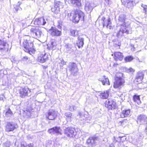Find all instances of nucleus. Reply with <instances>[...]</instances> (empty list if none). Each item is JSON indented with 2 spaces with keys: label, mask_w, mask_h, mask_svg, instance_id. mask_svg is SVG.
I'll return each mask as SVG.
<instances>
[{
  "label": "nucleus",
  "mask_w": 147,
  "mask_h": 147,
  "mask_svg": "<svg viewBox=\"0 0 147 147\" xmlns=\"http://www.w3.org/2000/svg\"><path fill=\"white\" fill-rule=\"evenodd\" d=\"M126 24H119L120 26V30L117 34V37L121 36L123 33L126 34H131L132 32L131 28L130 27V22H125Z\"/></svg>",
  "instance_id": "nucleus-1"
},
{
  "label": "nucleus",
  "mask_w": 147,
  "mask_h": 147,
  "mask_svg": "<svg viewBox=\"0 0 147 147\" xmlns=\"http://www.w3.org/2000/svg\"><path fill=\"white\" fill-rule=\"evenodd\" d=\"M23 46L25 51L28 52L31 54L34 51L33 50V44L32 42L25 38L23 42Z\"/></svg>",
  "instance_id": "nucleus-2"
},
{
  "label": "nucleus",
  "mask_w": 147,
  "mask_h": 147,
  "mask_svg": "<svg viewBox=\"0 0 147 147\" xmlns=\"http://www.w3.org/2000/svg\"><path fill=\"white\" fill-rule=\"evenodd\" d=\"M84 14L80 11L75 12L72 17V21L74 22L78 23L79 20H84Z\"/></svg>",
  "instance_id": "nucleus-3"
},
{
  "label": "nucleus",
  "mask_w": 147,
  "mask_h": 147,
  "mask_svg": "<svg viewBox=\"0 0 147 147\" xmlns=\"http://www.w3.org/2000/svg\"><path fill=\"white\" fill-rule=\"evenodd\" d=\"M68 69L71 75L74 76L77 75L78 69L76 63H70L68 66Z\"/></svg>",
  "instance_id": "nucleus-4"
},
{
  "label": "nucleus",
  "mask_w": 147,
  "mask_h": 147,
  "mask_svg": "<svg viewBox=\"0 0 147 147\" xmlns=\"http://www.w3.org/2000/svg\"><path fill=\"white\" fill-rule=\"evenodd\" d=\"M115 81L114 82L113 87L115 88L120 89L122 87L125 83V80L122 78L120 77H116Z\"/></svg>",
  "instance_id": "nucleus-5"
},
{
  "label": "nucleus",
  "mask_w": 147,
  "mask_h": 147,
  "mask_svg": "<svg viewBox=\"0 0 147 147\" xmlns=\"http://www.w3.org/2000/svg\"><path fill=\"white\" fill-rule=\"evenodd\" d=\"M31 33L34 37L39 38L43 35L42 32L37 27H33L30 30Z\"/></svg>",
  "instance_id": "nucleus-6"
},
{
  "label": "nucleus",
  "mask_w": 147,
  "mask_h": 147,
  "mask_svg": "<svg viewBox=\"0 0 147 147\" xmlns=\"http://www.w3.org/2000/svg\"><path fill=\"white\" fill-rule=\"evenodd\" d=\"M80 115V119L82 121V123H90L92 122V117L88 113H87V114H84V115Z\"/></svg>",
  "instance_id": "nucleus-7"
},
{
  "label": "nucleus",
  "mask_w": 147,
  "mask_h": 147,
  "mask_svg": "<svg viewBox=\"0 0 147 147\" xmlns=\"http://www.w3.org/2000/svg\"><path fill=\"white\" fill-rule=\"evenodd\" d=\"M19 96L22 98H24L27 96L30 92V90L28 88H21L19 90Z\"/></svg>",
  "instance_id": "nucleus-8"
},
{
  "label": "nucleus",
  "mask_w": 147,
  "mask_h": 147,
  "mask_svg": "<svg viewBox=\"0 0 147 147\" xmlns=\"http://www.w3.org/2000/svg\"><path fill=\"white\" fill-rule=\"evenodd\" d=\"M95 7L94 3L86 1L85 3V9L87 13H90Z\"/></svg>",
  "instance_id": "nucleus-9"
},
{
  "label": "nucleus",
  "mask_w": 147,
  "mask_h": 147,
  "mask_svg": "<svg viewBox=\"0 0 147 147\" xmlns=\"http://www.w3.org/2000/svg\"><path fill=\"white\" fill-rule=\"evenodd\" d=\"M99 140L97 137L94 136L90 137L87 140V143L89 146H93L95 145L96 143Z\"/></svg>",
  "instance_id": "nucleus-10"
},
{
  "label": "nucleus",
  "mask_w": 147,
  "mask_h": 147,
  "mask_svg": "<svg viewBox=\"0 0 147 147\" xmlns=\"http://www.w3.org/2000/svg\"><path fill=\"white\" fill-rule=\"evenodd\" d=\"M57 112L54 109L49 110L47 114L46 115V118L49 120L55 119L57 117Z\"/></svg>",
  "instance_id": "nucleus-11"
},
{
  "label": "nucleus",
  "mask_w": 147,
  "mask_h": 147,
  "mask_svg": "<svg viewBox=\"0 0 147 147\" xmlns=\"http://www.w3.org/2000/svg\"><path fill=\"white\" fill-rule=\"evenodd\" d=\"M49 32L51 35L56 36H59L61 34V31L55 27H51L49 30Z\"/></svg>",
  "instance_id": "nucleus-12"
},
{
  "label": "nucleus",
  "mask_w": 147,
  "mask_h": 147,
  "mask_svg": "<svg viewBox=\"0 0 147 147\" xmlns=\"http://www.w3.org/2000/svg\"><path fill=\"white\" fill-rule=\"evenodd\" d=\"M48 58V55L45 52L41 53L38 58V60L41 63H44L47 61Z\"/></svg>",
  "instance_id": "nucleus-13"
},
{
  "label": "nucleus",
  "mask_w": 147,
  "mask_h": 147,
  "mask_svg": "<svg viewBox=\"0 0 147 147\" xmlns=\"http://www.w3.org/2000/svg\"><path fill=\"white\" fill-rule=\"evenodd\" d=\"M61 130L60 127H55L49 129L48 132L51 134H61Z\"/></svg>",
  "instance_id": "nucleus-14"
},
{
  "label": "nucleus",
  "mask_w": 147,
  "mask_h": 147,
  "mask_svg": "<svg viewBox=\"0 0 147 147\" xmlns=\"http://www.w3.org/2000/svg\"><path fill=\"white\" fill-rule=\"evenodd\" d=\"M16 128V125L14 123L7 122L5 125V130L7 132H9L13 131Z\"/></svg>",
  "instance_id": "nucleus-15"
},
{
  "label": "nucleus",
  "mask_w": 147,
  "mask_h": 147,
  "mask_svg": "<svg viewBox=\"0 0 147 147\" xmlns=\"http://www.w3.org/2000/svg\"><path fill=\"white\" fill-rule=\"evenodd\" d=\"M123 4L125 7L129 8H132L135 5V2L133 0H121Z\"/></svg>",
  "instance_id": "nucleus-16"
},
{
  "label": "nucleus",
  "mask_w": 147,
  "mask_h": 147,
  "mask_svg": "<svg viewBox=\"0 0 147 147\" xmlns=\"http://www.w3.org/2000/svg\"><path fill=\"white\" fill-rule=\"evenodd\" d=\"M9 48L8 45L4 41L0 40V50L7 52Z\"/></svg>",
  "instance_id": "nucleus-17"
},
{
  "label": "nucleus",
  "mask_w": 147,
  "mask_h": 147,
  "mask_svg": "<svg viewBox=\"0 0 147 147\" xmlns=\"http://www.w3.org/2000/svg\"><path fill=\"white\" fill-rule=\"evenodd\" d=\"M147 122V117L146 115H140L138 118L137 122L140 124H146Z\"/></svg>",
  "instance_id": "nucleus-18"
},
{
  "label": "nucleus",
  "mask_w": 147,
  "mask_h": 147,
  "mask_svg": "<svg viewBox=\"0 0 147 147\" xmlns=\"http://www.w3.org/2000/svg\"><path fill=\"white\" fill-rule=\"evenodd\" d=\"M47 20H45L42 18L36 19L34 22L35 25L42 26L45 25L47 23Z\"/></svg>",
  "instance_id": "nucleus-19"
},
{
  "label": "nucleus",
  "mask_w": 147,
  "mask_h": 147,
  "mask_svg": "<svg viewBox=\"0 0 147 147\" xmlns=\"http://www.w3.org/2000/svg\"><path fill=\"white\" fill-rule=\"evenodd\" d=\"M98 80L101 82L102 84L104 85L106 84L108 85H110L109 79L105 75L99 78L98 79Z\"/></svg>",
  "instance_id": "nucleus-20"
},
{
  "label": "nucleus",
  "mask_w": 147,
  "mask_h": 147,
  "mask_svg": "<svg viewBox=\"0 0 147 147\" xmlns=\"http://www.w3.org/2000/svg\"><path fill=\"white\" fill-rule=\"evenodd\" d=\"M144 76L143 72L141 71H139L136 76L135 80L138 83H140L143 78Z\"/></svg>",
  "instance_id": "nucleus-21"
},
{
  "label": "nucleus",
  "mask_w": 147,
  "mask_h": 147,
  "mask_svg": "<svg viewBox=\"0 0 147 147\" xmlns=\"http://www.w3.org/2000/svg\"><path fill=\"white\" fill-rule=\"evenodd\" d=\"M56 46V42L55 40L52 39L50 41V44L47 45V49L49 50L55 49Z\"/></svg>",
  "instance_id": "nucleus-22"
},
{
  "label": "nucleus",
  "mask_w": 147,
  "mask_h": 147,
  "mask_svg": "<svg viewBox=\"0 0 147 147\" xmlns=\"http://www.w3.org/2000/svg\"><path fill=\"white\" fill-rule=\"evenodd\" d=\"M125 16L124 14H122L119 16L118 19L119 22L120 24H126L125 22H129V20H127L126 19Z\"/></svg>",
  "instance_id": "nucleus-23"
},
{
  "label": "nucleus",
  "mask_w": 147,
  "mask_h": 147,
  "mask_svg": "<svg viewBox=\"0 0 147 147\" xmlns=\"http://www.w3.org/2000/svg\"><path fill=\"white\" fill-rule=\"evenodd\" d=\"M106 102L105 106L109 109H112L114 107V102L112 100H108L106 101Z\"/></svg>",
  "instance_id": "nucleus-24"
},
{
  "label": "nucleus",
  "mask_w": 147,
  "mask_h": 147,
  "mask_svg": "<svg viewBox=\"0 0 147 147\" xmlns=\"http://www.w3.org/2000/svg\"><path fill=\"white\" fill-rule=\"evenodd\" d=\"M84 38L81 37H79L76 44L79 48H82L84 45Z\"/></svg>",
  "instance_id": "nucleus-25"
},
{
  "label": "nucleus",
  "mask_w": 147,
  "mask_h": 147,
  "mask_svg": "<svg viewBox=\"0 0 147 147\" xmlns=\"http://www.w3.org/2000/svg\"><path fill=\"white\" fill-rule=\"evenodd\" d=\"M114 59L116 60H118L121 61L123 59V54L119 52H115L114 53Z\"/></svg>",
  "instance_id": "nucleus-26"
},
{
  "label": "nucleus",
  "mask_w": 147,
  "mask_h": 147,
  "mask_svg": "<svg viewBox=\"0 0 147 147\" xmlns=\"http://www.w3.org/2000/svg\"><path fill=\"white\" fill-rule=\"evenodd\" d=\"M130 110H126L122 111L120 115L121 117L124 118L129 116L130 115Z\"/></svg>",
  "instance_id": "nucleus-27"
},
{
  "label": "nucleus",
  "mask_w": 147,
  "mask_h": 147,
  "mask_svg": "<svg viewBox=\"0 0 147 147\" xmlns=\"http://www.w3.org/2000/svg\"><path fill=\"white\" fill-rule=\"evenodd\" d=\"M109 90L104 91L100 94L99 96L102 99H107L109 96Z\"/></svg>",
  "instance_id": "nucleus-28"
},
{
  "label": "nucleus",
  "mask_w": 147,
  "mask_h": 147,
  "mask_svg": "<svg viewBox=\"0 0 147 147\" xmlns=\"http://www.w3.org/2000/svg\"><path fill=\"white\" fill-rule=\"evenodd\" d=\"M70 127L69 131H70V134H68L69 137H75L77 134L78 132L74 128L71 127Z\"/></svg>",
  "instance_id": "nucleus-29"
},
{
  "label": "nucleus",
  "mask_w": 147,
  "mask_h": 147,
  "mask_svg": "<svg viewBox=\"0 0 147 147\" xmlns=\"http://www.w3.org/2000/svg\"><path fill=\"white\" fill-rule=\"evenodd\" d=\"M81 0H68V1L69 3L80 7L81 5Z\"/></svg>",
  "instance_id": "nucleus-30"
},
{
  "label": "nucleus",
  "mask_w": 147,
  "mask_h": 147,
  "mask_svg": "<svg viewBox=\"0 0 147 147\" xmlns=\"http://www.w3.org/2000/svg\"><path fill=\"white\" fill-rule=\"evenodd\" d=\"M65 115L66 116V118L67 121H71L74 119L73 115L69 112L65 113Z\"/></svg>",
  "instance_id": "nucleus-31"
},
{
  "label": "nucleus",
  "mask_w": 147,
  "mask_h": 147,
  "mask_svg": "<svg viewBox=\"0 0 147 147\" xmlns=\"http://www.w3.org/2000/svg\"><path fill=\"white\" fill-rule=\"evenodd\" d=\"M133 99L134 101L138 105L140 104L141 103L139 96L134 95L133 96Z\"/></svg>",
  "instance_id": "nucleus-32"
},
{
  "label": "nucleus",
  "mask_w": 147,
  "mask_h": 147,
  "mask_svg": "<svg viewBox=\"0 0 147 147\" xmlns=\"http://www.w3.org/2000/svg\"><path fill=\"white\" fill-rule=\"evenodd\" d=\"M111 19L109 18L107 21V22L106 23V25H105V26H106L107 28H109V29H111L113 28V27L111 26Z\"/></svg>",
  "instance_id": "nucleus-33"
},
{
  "label": "nucleus",
  "mask_w": 147,
  "mask_h": 147,
  "mask_svg": "<svg viewBox=\"0 0 147 147\" xmlns=\"http://www.w3.org/2000/svg\"><path fill=\"white\" fill-rule=\"evenodd\" d=\"M51 10L52 12L56 14L59 13L60 12V9H59V8L55 6V5L54 7L51 8Z\"/></svg>",
  "instance_id": "nucleus-34"
},
{
  "label": "nucleus",
  "mask_w": 147,
  "mask_h": 147,
  "mask_svg": "<svg viewBox=\"0 0 147 147\" xmlns=\"http://www.w3.org/2000/svg\"><path fill=\"white\" fill-rule=\"evenodd\" d=\"M55 5L57 7H59V9H60L63 8V3L60 1L55 2Z\"/></svg>",
  "instance_id": "nucleus-35"
},
{
  "label": "nucleus",
  "mask_w": 147,
  "mask_h": 147,
  "mask_svg": "<svg viewBox=\"0 0 147 147\" xmlns=\"http://www.w3.org/2000/svg\"><path fill=\"white\" fill-rule=\"evenodd\" d=\"M13 115L12 112L10 108H9L6 111L5 114V116L7 117H10Z\"/></svg>",
  "instance_id": "nucleus-36"
},
{
  "label": "nucleus",
  "mask_w": 147,
  "mask_h": 147,
  "mask_svg": "<svg viewBox=\"0 0 147 147\" xmlns=\"http://www.w3.org/2000/svg\"><path fill=\"white\" fill-rule=\"evenodd\" d=\"M71 35L74 37L78 35V32L76 30L71 29L70 30Z\"/></svg>",
  "instance_id": "nucleus-37"
},
{
  "label": "nucleus",
  "mask_w": 147,
  "mask_h": 147,
  "mask_svg": "<svg viewBox=\"0 0 147 147\" xmlns=\"http://www.w3.org/2000/svg\"><path fill=\"white\" fill-rule=\"evenodd\" d=\"M24 114H26L27 117H30L31 116V110L27 109L26 111H24Z\"/></svg>",
  "instance_id": "nucleus-38"
},
{
  "label": "nucleus",
  "mask_w": 147,
  "mask_h": 147,
  "mask_svg": "<svg viewBox=\"0 0 147 147\" xmlns=\"http://www.w3.org/2000/svg\"><path fill=\"white\" fill-rule=\"evenodd\" d=\"M133 59V57L131 56H127L125 58V60L126 62H130Z\"/></svg>",
  "instance_id": "nucleus-39"
},
{
  "label": "nucleus",
  "mask_w": 147,
  "mask_h": 147,
  "mask_svg": "<svg viewBox=\"0 0 147 147\" xmlns=\"http://www.w3.org/2000/svg\"><path fill=\"white\" fill-rule=\"evenodd\" d=\"M20 4L21 3L19 1L18 2V4L17 5H14V7L16 11H18V10H20V9H21V8L20 7Z\"/></svg>",
  "instance_id": "nucleus-40"
},
{
  "label": "nucleus",
  "mask_w": 147,
  "mask_h": 147,
  "mask_svg": "<svg viewBox=\"0 0 147 147\" xmlns=\"http://www.w3.org/2000/svg\"><path fill=\"white\" fill-rule=\"evenodd\" d=\"M70 129V127H69L66 128L65 130V134L68 137H69L68 134H70V131H69Z\"/></svg>",
  "instance_id": "nucleus-41"
},
{
  "label": "nucleus",
  "mask_w": 147,
  "mask_h": 147,
  "mask_svg": "<svg viewBox=\"0 0 147 147\" xmlns=\"http://www.w3.org/2000/svg\"><path fill=\"white\" fill-rule=\"evenodd\" d=\"M72 46L71 44L69 43L66 44L65 46V48L66 49L67 51H68L71 49Z\"/></svg>",
  "instance_id": "nucleus-42"
},
{
  "label": "nucleus",
  "mask_w": 147,
  "mask_h": 147,
  "mask_svg": "<svg viewBox=\"0 0 147 147\" xmlns=\"http://www.w3.org/2000/svg\"><path fill=\"white\" fill-rule=\"evenodd\" d=\"M77 108V107L75 106L71 105L69 106V109L70 111H73Z\"/></svg>",
  "instance_id": "nucleus-43"
},
{
  "label": "nucleus",
  "mask_w": 147,
  "mask_h": 147,
  "mask_svg": "<svg viewBox=\"0 0 147 147\" xmlns=\"http://www.w3.org/2000/svg\"><path fill=\"white\" fill-rule=\"evenodd\" d=\"M105 18L103 17L102 18L101 20L102 21V24L103 27H104L105 25H106V23L107 22V21H105Z\"/></svg>",
  "instance_id": "nucleus-44"
},
{
  "label": "nucleus",
  "mask_w": 147,
  "mask_h": 147,
  "mask_svg": "<svg viewBox=\"0 0 147 147\" xmlns=\"http://www.w3.org/2000/svg\"><path fill=\"white\" fill-rule=\"evenodd\" d=\"M141 6L143 8L145 14L147 15V6L142 4Z\"/></svg>",
  "instance_id": "nucleus-45"
},
{
  "label": "nucleus",
  "mask_w": 147,
  "mask_h": 147,
  "mask_svg": "<svg viewBox=\"0 0 147 147\" xmlns=\"http://www.w3.org/2000/svg\"><path fill=\"white\" fill-rule=\"evenodd\" d=\"M10 146V143L9 142H7L3 144V147H9Z\"/></svg>",
  "instance_id": "nucleus-46"
},
{
  "label": "nucleus",
  "mask_w": 147,
  "mask_h": 147,
  "mask_svg": "<svg viewBox=\"0 0 147 147\" xmlns=\"http://www.w3.org/2000/svg\"><path fill=\"white\" fill-rule=\"evenodd\" d=\"M75 12L73 11H72L71 12L68 13L67 14V16L69 18L70 17L72 16H73Z\"/></svg>",
  "instance_id": "nucleus-47"
},
{
  "label": "nucleus",
  "mask_w": 147,
  "mask_h": 147,
  "mask_svg": "<svg viewBox=\"0 0 147 147\" xmlns=\"http://www.w3.org/2000/svg\"><path fill=\"white\" fill-rule=\"evenodd\" d=\"M127 71L128 72H134V70L133 69L130 68L127 69Z\"/></svg>",
  "instance_id": "nucleus-48"
},
{
  "label": "nucleus",
  "mask_w": 147,
  "mask_h": 147,
  "mask_svg": "<svg viewBox=\"0 0 147 147\" xmlns=\"http://www.w3.org/2000/svg\"><path fill=\"white\" fill-rule=\"evenodd\" d=\"M111 0H105V3H106V4L108 5H109L110 4H111Z\"/></svg>",
  "instance_id": "nucleus-49"
},
{
  "label": "nucleus",
  "mask_w": 147,
  "mask_h": 147,
  "mask_svg": "<svg viewBox=\"0 0 147 147\" xmlns=\"http://www.w3.org/2000/svg\"><path fill=\"white\" fill-rule=\"evenodd\" d=\"M28 59V57L26 56H25L23 58L22 60L24 61H26Z\"/></svg>",
  "instance_id": "nucleus-50"
},
{
  "label": "nucleus",
  "mask_w": 147,
  "mask_h": 147,
  "mask_svg": "<svg viewBox=\"0 0 147 147\" xmlns=\"http://www.w3.org/2000/svg\"><path fill=\"white\" fill-rule=\"evenodd\" d=\"M4 98V96L3 94L1 95L0 96V100H3V98Z\"/></svg>",
  "instance_id": "nucleus-51"
},
{
  "label": "nucleus",
  "mask_w": 147,
  "mask_h": 147,
  "mask_svg": "<svg viewBox=\"0 0 147 147\" xmlns=\"http://www.w3.org/2000/svg\"><path fill=\"white\" fill-rule=\"evenodd\" d=\"M125 120H123L122 121H120L119 122V124L122 125V123H123L125 121Z\"/></svg>",
  "instance_id": "nucleus-52"
},
{
  "label": "nucleus",
  "mask_w": 147,
  "mask_h": 147,
  "mask_svg": "<svg viewBox=\"0 0 147 147\" xmlns=\"http://www.w3.org/2000/svg\"><path fill=\"white\" fill-rule=\"evenodd\" d=\"M109 147H114L113 144H111L109 145Z\"/></svg>",
  "instance_id": "nucleus-53"
},
{
  "label": "nucleus",
  "mask_w": 147,
  "mask_h": 147,
  "mask_svg": "<svg viewBox=\"0 0 147 147\" xmlns=\"http://www.w3.org/2000/svg\"><path fill=\"white\" fill-rule=\"evenodd\" d=\"M117 142V140L115 139V137H114V140L113 141V144L114 143H115V142Z\"/></svg>",
  "instance_id": "nucleus-54"
},
{
  "label": "nucleus",
  "mask_w": 147,
  "mask_h": 147,
  "mask_svg": "<svg viewBox=\"0 0 147 147\" xmlns=\"http://www.w3.org/2000/svg\"><path fill=\"white\" fill-rule=\"evenodd\" d=\"M28 146L29 147H32L33 145L31 144H28Z\"/></svg>",
  "instance_id": "nucleus-55"
},
{
  "label": "nucleus",
  "mask_w": 147,
  "mask_h": 147,
  "mask_svg": "<svg viewBox=\"0 0 147 147\" xmlns=\"http://www.w3.org/2000/svg\"><path fill=\"white\" fill-rule=\"evenodd\" d=\"M61 63L63 65H65L66 64V63L64 61H63L61 62Z\"/></svg>",
  "instance_id": "nucleus-56"
},
{
  "label": "nucleus",
  "mask_w": 147,
  "mask_h": 147,
  "mask_svg": "<svg viewBox=\"0 0 147 147\" xmlns=\"http://www.w3.org/2000/svg\"><path fill=\"white\" fill-rule=\"evenodd\" d=\"M145 90L147 91V87H146L145 88Z\"/></svg>",
  "instance_id": "nucleus-57"
},
{
  "label": "nucleus",
  "mask_w": 147,
  "mask_h": 147,
  "mask_svg": "<svg viewBox=\"0 0 147 147\" xmlns=\"http://www.w3.org/2000/svg\"><path fill=\"white\" fill-rule=\"evenodd\" d=\"M16 61H13L11 60V61H12L13 62V63H15Z\"/></svg>",
  "instance_id": "nucleus-58"
},
{
  "label": "nucleus",
  "mask_w": 147,
  "mask_h": 147,
  "mask_svg": "<svg viewBox=\"0 0 147 147\" xmlns=\"http://www.w3.org/2000/svg\"><path fill=\"white\" fill-rule=\"evenodd\" d=\"M82 147V146H78L77 147Z\"/></svg>",
  "instance_id": "nucleus-59"
},
{
  "label": "nucleus",
  "mask_w": 147,
  "mask_h": 147,
  "mask_svg": "<svg viewBox=\"0 0 147 147\" xmlns=\"http://www.w3.org/2000/svg\"><path fill=\"white\" fill-rule=\"evenodd\" d=\"M20 43L21 42V40H20Z\"/></svg>",
  "instance_id": "nucleus-60"
}]
</instances>
